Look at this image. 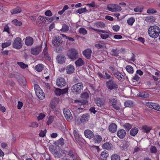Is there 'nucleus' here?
<instances>
[{"label": "nucleus", "instance_id": "obj_1", "mask_svg": "<svg viewBox=\"0 0 160 160\" xmlns=\"http://www.w3.org/2000/svg\"><path fill=\"white\" fill-rule=\"evenodd\" d=\"M148 32L149 36L151 38H155L159 35L160 29L157 26H150L148 30Z\"/></svg>", "mask_w": 160, "mask_h": 160}, {"label": "nucleus", "instance_id": "obj_2", "mask_svg": "<svg viewBox=\"0 0 160 160\" xmlns=\"http://www.w3.org/2000/svg\"><path fill=\"white\" fill-rule=\"evenodd\" d=\"M67 55L69 58L73 60H76L78 57V51L74 48L69 49L67 51Z\"/></svg>", "mask_w": 160, "mask_h": 160}, {"label": "nucleus", "instance_id": "obj_3", "mask_svg": "<svg viewBox=\"0 0 160 160\" xmlns=\"http://www.w3.org/2000/svg\"><path fill=\"white\" fill-rule=\"evenodd\" d=\"M50 22V18L40 16L36 20V24L39 27L42 26L44 24H48Z\"/></svg>", "mask_w": 160, "mask_h": 160}, {"label": "nucleus", "instance_id": "obj_4", "mask_svg": "<svg viewBox=\"0 0 160 160\" xmlns=\"http://www.w3.org/2000/svg\"><path fill=\"white\" fill-rule=\"evenodd\" d=\"M34 88L37 97L40 99L42 100L45 98L44 93L40 87L37 84L34 85Z\"/></svg>", "mask_w": 160, "mask_h": 160}, {"label": "nucleus", "instance_id": "obj_5", "mask_svg": "<svg viewBox=\"0 0 160 160\" xmlns=\"http://www.w3.org/2000/svg\"><path fill=\"white\" fill-rule=\"evenodd\" d=\"M106 86L107 88L110 90L117 89L118 88V86L116 82L112 79L106 82Z\"/></svg>", "mask_w": 160, "mask_h": 160}, {"label": "nucleus", "instance_id": "obj_6", "mask_svg": "<svg viewBox=\"0 0 160 160\" xmlns=\"http://www.w3.org/2000/svg\"><path fill=\"white\" fill-rule=\"evenodd\" d=\"M83 86L82 83H78L73 85L72 88V90L74 92L80 93L83 90Z\"/></svg>", "mask_w": 160, "mask_h": 160}, {"label": "nucleus", "instance_id": "obj_7", "mask_svg": "<svg viewBox=\"0 0 160 160\" xmlns=\"http://www.w3.org/2000/svg\"><path fill=\"white\" fill-rule=\"evenodd\" d=\"M22 46V43L21 38L17 37L15 39L13 44V47L16 49H19Z\"/></svg>", "mask_w": 160, "mask_h": 160}, {"label": "nucleus", "instance_id": "obj_8", "mask_svg": "<svg viewBox=\"0 0 160 160\" xmlns=\"http://www.w3.org/2000/svg\"><path fill=\"white\" fill-rule=\"evenodd\" d=\"M64 114L67 121L71 122L73 121V117L70 110L67 108L63 109Z\"/></svg>", "mask_w": 160, "mask_h": 160}, {"label": "nucleus", "instance_id": "obj_9", "mask_svg": "<svg viewBox=\"0 0 160 160\" xmlns=\"http://www.w3.org/2000/svg\"><path fill=\"white\" fill-rule=\"evenodd\" d=\"M42 42L41 44L39 46H35L31 48V53L35 55H38L41 51L42 48Z\"/></svg>", "mask_w": 160, "mask_h": 160}, {"label": "nucleus", "instance_id": "obj_10", "mask_svg": "<svg viewBox=\"0 0 160 160\" xmlns=\"http://www.w3.org/2000/svg\"><path fill=\"white\" fill-rule=\"evenodd\" d=\"M62 42V39L59 37L54 38L52 41V44L55 47H58L61 45Z\"/></svg>", "mask_w": 160, "mask_h": 160}, {"label": "nucleus", "instance_id": "obj_11", "mask_svg": "<svg viewBox=\"0 0 160 160\" xmlns=\"http://www.w3.org/2000/svg\"><path fill=\"white\" fill-rule=\"evenodd\" d=\"M112 73L114 76L120 81H123L124 80V76L119 71L114 70Z\"/></svg>", "mask_w": 160, "mask_h": 160}, {"label": "nucleus", "instance_id": "obj_12", "mask_svg": "<svg viewBox=\"0 0 160 160\" xmlns=\"http://www.w3.org/2000/svg\"><path fill=\"white\" fill-rule=\"evenodd\" d=\"M68 88H66L63 89L56 88L55 89L54 92L56 95L59 96L61 94H63L68 92Z\"/></svg>", "mask_w": 160, "mask_h": 160}, {"label": "nucleus", "instance_id": "obj_13", "mask_svg": "<svg viewBox=\"0 0 160 160\" xmlns=\"http://www.w3.org/2000/svg\"><path fill=\"white\" fill-rule=\"evenodd\" d=\"M129 147L128 142L125 140L122 141V143L119 146V148L122 151H127Z\"/></svg>", "mask_w": 160, "mask_h": 160}, {"label": "nucleus", "instance_id": "obj_14", "mask_svg": "<svg viewBox=\"0 0 160 160\" xmlns=\"http://www.w3.org/2000/svg\"><path fill=\"white\" fill-rule=\"evenodd\" d=\"M146 106L149 108H152L156 110H159L160 106L157 103L148 102L146 103Z\"/></svg>", "mask_w": 160, "mask_h": 160}, {"label": "nucleus", "instance_id": "obj_15", "mask_svg": "<svg viewBox=\"0 0 160 160\" xmlns=\"http://www.w3.org/2000/svg\"><path fill=\"white\" fill-rule=\"evenodd\" d=\"M66 82L64 79L62 78H58L57 80L56 85L60 88L65 86Z\"/></svg>", "mask_w": 160, "mask_h": 160}, {"label": "nucleus", "instance_id": "obj_16", "mask_svg": "<svg viewBox=\"0 0 160 160\" xmlns=\"http://www.w3.org/2000/svg\"><path fill=\"white\" fill-rule=\"evenodd\" d=\"M16 78L18 79V82L22 86H24L26 84V80L25 78L23 77H21L20 75H16Z\"/></svg>", "mask_w": 160, "mask_h": 160}, {"label": "nucleus", "instance_id": "obj_17", "mask_svg": "<svg viewBox=\"0 0 160 160\" xmlns=\"http://www.w3.org/2000/svg\"><path fill=\"white\" fill-rule=\"evenodd\" d=\"M92 51L90 48L87 49L82 52L83 55L88 59L90 58L91 57Z\"/></svg>", "mask_w": 160, "mask_h": 160}, {"label": "nucleus", "instance_id": "obj_18", "mask_svg": "<svg viewBox=\"0 0 160 160\" xmlns=\"http://www.w3.org/2000/svg\"><path fill=\"white\" fill-rule=\"evenodd\" d=\"M90 118L89 115L88 113L83 114L80 118V122L81 123H84L88 122Z\"/></svg>", "mask_w": 160, "mask_h": 160}, {"label": "nucleus", "instance_id": "obj_19", "mask_svg": "<svg viewBox=\"0 0 160 160\" xmlns=\"http://www.w3.org/2000/svg\"><path fill=\"white\" fill-rule=\"evenodd\" d=\"M84 134L85 137L88 138H92L94 137L93 133L89 129L85 130L84 132Z\"/></svg>", "mask_w": 160, "mask_h": 160}, {"label": "nucleus", "instance_id": "obj_20", "mask_svg": "<svg viewBox=\"0 0 160 160\" xmlns=\"http://www.w3.org/2000/svg\"><path fill=\"white\" fill-rule=\"evenodd\" d=\"M25 44L28 46H30L33 43V39L31 37H27L25 39Z\"/></svg>", "mask_w": 160, "mask_h": 160}, {"label": "nucleus", "instance_id": "obj_21", "mask_svg": "<svg viewBox=\"0 0 160 160\" xmlns=\"http://www.w3.org/2000/svg\"><path fill=\"white\" fill-rule=\"evenodd\" d=\"M126 134L125 131L123 129H120L117 132L118 136L120 139L123 138Z\"/></svg>", "mask_w": 160, "mask_h": 160}, {"label": "nucleus", "instance_id": "obj_22", "mask_svg": "<svg viewBox=\"0 0 160 160\" xmlns=\"http://www.w3.org/2000/svg\"><path fill=\"white\" fill-rule=\"evenodd\" d=\"M109 154L108 151L104 150L101 153L100 156V158L102 160H106Z\"/></svg>", "mask_w": 160, "mask_h": 160}, {"label": "nucleus", "instance_id": "obj_23", "mask_svg": "<svg viewBox=\"0 0 160 160\" xmlns=\"http://www.w3.org/2000/svg\"><path fill=\"white\" fill-rule=\"evenodd\" d=\"M56 59L58 62L60 64H63L65 62L66 58L64 56L58 55Z\"/></svg>", "mask_w": 160, "mask_h": 160}, {"label": "nucleus", "instance_id": "obj_24", "mask_svg": "<svg viewBox=\"0 0 160 160\" xmlns=\"http://www.w3.org/2000/svg\"><path fill=\"white\" fill-rule=\"evenodd\" d=\"M117 127L114 123L111 124L109 126V130L112 133H114L116 132L117 130Z\"/></svg>", "mask_w": 160, "mask_h": 160}, {"label": "nucleus", "instance_id": "obj_25", "mask_svg": "<svg viewBox=\"0 0 160 160\" xmlns=\"http://www.w3.org/2000/svg\"><path fill=\"white\" fill-rule=\"evenodd\" d=\"M74 70V66L71 64L69 65L67 67V72L68 74H71L73 72Z\"/></svg>", "mask_w": 160, "mask_h": 160}, {"label": "nucleus", "instance_id": "obj_26", "mask_svg": "<svg viewBox=\"0 0 160 160\" xmlns=\"http://www.w3.org/2000/svg\"><path fill=\"white\" fill-rule=\"evenodd\" d=\"M142 131L144 133H148L152 129V127L146 125L143 126L142 127Z\"/></svg>", "mask_w": 160, "mask_h": 160}, {"label": "nucleus", "instance_id": "obj_27", "mask_svg": "<svg viewBox=\"0 0 160 160\" xmlns=\"http://www.w3.org/2000/svg\"><path fill=\"white\" fill-rule=\"evenodd\" d=\"M95 103L99 107H101L104 103V101L102 99L100 98H98L95 100Z\"/></svg>", "mask_w": 160, "mask_h": 160}, {"label": "nucleus", "instance_id": "obj_28", "mask_svg": "<svg viewBox=\"0 0 160 160\" xmlns=\"http://www.w3.org/2000/svg\"><path fill=\"white\" fill-rule=\"evenodd\" d=\"M22 12V9L20 7H17L16 8L11 10L12 14H17L20 13Z\"/></svg>", "mask_w": 160, "mask_h": 160}, {"label": "nucleus", "instance_id": "obj_29", "mask_svg": "<svg viewBox=\"0 0 160 160\" xmlns=\"http://www.w3.org/2000/svg\"><path fill=\"white\" fill-rule=\"evenodd\" d=\"M137 95L140 97L144 98H148L149 96L148 93L145 92H140Z\"/></svg>", "mask_w": 160, "mask_h": 160}, {"label": "nucleus", "instance_id": "obj_30", "mask_svg": "<svg viewBox=\"0 0 160 160\" xmlns=\"http://www.w3.org/2000/svg\"><path fill=\"white\" fill-rule=\"evenodd\" d=\"M112 147V144L110 142H106L104 143L102 145V148L104 149L109 150Z\"/></svg>", "mask_w": 160, "mask_h": 160}, {"label": "nucleus", "instance_id": "obj_31", "mask_svg": "<svg viewBox=\"0 0 160 160\" xmlns=\"http://www.w3.org/2000/svg\"><path fill=\"white\" fill-rule=\"evenodd\" d=\"M75 63L77 66L80 67L84 65V62L81 58H79L76 61Z\"/></svg>", "mask_w": 160, "mask_h": 160}, {"label": "nucleus", "instance_id": "obj_32", "mask_svg": "<svg viewBox=\"0 0 160 160\" xmlns=\"http://www.w3.org/2000/svg\"><path fill=\"white\" fill-rule=\"evenodd\" d=\"M93 140L95 143H99L102 140L101 137L98 135H95L93 137Z\"/></svg>", "mask_w": 160, "mask_h": 160}, {"label": "nucleus", "instance_id": "obj_33", "mask_svg": "<svg viewBox=\"0 0 160 160\" xmlns=\"http://www.w3.org/2000/svg\"><path fill=\"white\" fill-rule=\"evenodd\" d=\"M73 134L75 139L77 142H78L79 141H81V140L82 139V138H80L79 135L77 131L76 130H74Z\"/></svg>", "mask_w": 160, "mask_h": 160}, {"label": "nucleus", "instance_id": "obj_34", "mask_svg": "<svg viewBox=\"0 0 160 160\" xmlns=\"http://www.w3.org/2000/svg\"><path fill=\"white\" fill-rule=\"evenodd\" d=\"M138 132V129L137 128H134L130 130V135L133 136H135Z\"/></svg>", "mask_w": 160, "mask_h": 160}, {"label": "nucleus", "instance_id": "obj_35", "mask_svg": "<svg viewBox=\"0 0 160 160\" xmlns=\"http://www.w3.org/2000/svg\"><path fill=\"white\" fill-rule=\"evenodd\" d=\"M95 25L96 27L101 28H104L105 26V24L101 22H97L95 23Z\"/></svg>", "mask_w": 160, "mask_h": 160}, {"label": "nucleus", "instance_id": "obj_36", "mask_svg": "<svg viewBox=\"0 0 160 160\" xmlns=\"http://www.w3.org/2000/svg\"><path fill=\"white\" fill-rule=\"evenodd\" d=\"M144 20L148 22H152L155 21V18L152 16H149L145 17Z\"/></svg>", "mask_w": 160, "mask_h": 160}, {"label": "nucleus", "instance_id": "obj_37", "mask_svg": "<svg viewBox=\"0 0 160 160\" xmlns=\"http://www.w3.org/2000/svg\"><path fill=\"white\" fill-rule=\"evenodd\" d=\"M115 6V4H108L107 6L108 10L109 11L114 12H115L114 8Z\"/></svg>", "mask_w": 160, "mask_h": 160}, {"label": "nucleus", "instance_id": "obj_38", "mask_svg": "<svg viewBox=\"0 0 160 160\" xmlns=\"http://www.w3.org/2000/svg\"><path fill=\"white\" fill-rule=\"evenodd\" d=\"M55 144L57 146H62L64 144V139L63 138H61L57 142H56Z\"/></svg>", "mask_w": 160, "mask_h": 160}, {"label": "nucleus", "instance_id": "obj_39", "mask_svg": "<svg viewBox=\"0 0 160 160\" xmlns=\"http://www.w3.org/2000/svg\"><path fill=\"white\" fill-rule=\"evenodd\" d=\"M100 36L102 39H105L109 37V33L107 32L104 31V32L100 35Z\"/></svg>", "mask_w": 160, "mask_h": 160}, {"label": "nucleus", "instance_id": "obj_40", "mask_svg": "<svg viewBox=\"0 0 160 160\" xmlns=\"http://www.w3.org/2000/svg\"><path fill=\"white\" fill-rule=\"evenodd\" d=\"M12 42L11 40H9L8 42L2 43V50H3L4 48L8 47L11 45Z\"/></svg>", "mask_w": 160, "mask_h": 160}, {"label": "nucleus", "instance_id": "obj_41", "mask_svg": "<svg viewBox=\"0 0 160 160\" xmlns=\"http://www.w3.org/2000/svg\"><path fill=\"white\" fill-rule=\"evenodd\" d=\"M36 70L38 72L41 71L43 69V65L42 64H39L35 66Z\"/></svg>", "mask_w": 160, "mask_h": 160}, {"label": "nucleus", "instance_id": "obj_42", "mask_svg": "<svg viewBox=\"0 0 160 160\" xmlns=\"http://www.w3.org/2000/svg\"><path fill=\"white\" fill-rule=\"evenodd\" d=\"M124 105L126 107H132L133 105V103L131 101L128 100L124 102Z\"/></svg>", "mask_w": 160, "mask_h": 160}, {"label": "nucleus", "instance_id": "obj_43", "mask_svg": "<svg viewBox=\"0 0 160 160\" xmlns=\"http://www.w3.org/2000/svg\"><path fill=\"white\" fill-rule=\"evenodd\" d=\"M109 102L110 105L112 106L117 103L116 99L114 98H111L109 99Z\"/></svg>", "mask_w": 160, "mask_h": 160}, {"label": "nucleus", "instance_id": "obj_44", "mask_svg": "<svg viewBox=\"0 0 160 160\" xmlns=\"http://www.w3.org/2000/svg\"><path fill=\"white\" fill-rule=\"evenodd\" d=\"M111 52L113 56L117 57L118 56L119 51L117 49H112L111 51Z\"/></svg>", "mask_w": 160, "mask_h": 160}, {"label": "nucleus", "instance_id": "obj_45", "mask_svg": "<svg viewBox=\"0 0 160 160\" xmlns=\"http://www.w3.org/2000/svg\"><path fill=\"white\" fill-rule=\"evenodd\" d=\"M12 22L13 24L17 26H20L22 24L21 22L18 21V20L16 19L13 20Z\"/></svg>", "mask_w": 160, "mask_h": 160}, {"label": "nucleus", "instance_id": "obj_46", "mask_svg": "<svg viewBox=\"0 0 160 160\" xmlns=\"http://www.w3.org/2000/svg\"><path fill=\"white\" fill-rule=\"evenodd\" d=\"M69 29V27L66 24H63L62 25V28L60 29V31L63 32L68 31Z\"/></svg>", "mask_w": 160, "mask_h": 160}, {"label": "nucleus", "instance_id": "obj_47", "mask_svg": "<svg viewBox=\"0 0 160 160\" xmlns=\"http://www.w3.org/2000/svg\"><path fill=\"white\" fill-rule=\"evenodd\" d=\"M111 160H120V156L117 154L112 155L111 157Z\"/></svg>", "mask_w": 160, "mask_h": 160}, {"label": "nucleus", "instance_id": "obj_48", "mask_svg": "<svg viewBox=\"0 0 160 160\" xmlns=\"http://www.w3.org/2000/svg\"><path fill=\"white\" fill-rule=\"evenodd\" d=\"M123 126L125 129L128 131L132 127V125L128 123L124 124Z\"/></svg>", "mask_w": 160, "mask_h": 160}, {"label": "nucleus", "instance_id": "obj_49", "mask_svg": "<svg viewBox=\"0 0 160 160\" xmlns=\"http://www.w3.org/2000/svg\"><path fill=\"white\" fill-rule=\"evenodd\" d=\"M135 21V19L133 17L129 18L127 20L128 24L130 25H132Z\"/></svg>", "mask_w": 160, "mask_h": 160}, {"label": "nucleus", "instance_id": "obj_50", "mask_svg": "<svg viewBox=\"0 0 160 160\" xmlns=\"http://www.w3.org/2000/svg\"><path fill=\"white\" fill-rule=\"evenodd\" d=\"M17 64L22 69H25L28 67V65L25 64L23 62H18Z\"/></svg>", "mask_w": 160, "mask_h": 160}, {"label": "nucleus", "instance_id": "obj_51", "mask_svg": "<svg viewBox=\"0 0 160 160\" xmlns=\"http://www.w3.org/2000/svg\"><path fill=\"white\" fill-rule=\"evenodd\" d=\"M126 69L127 71L129 73H132L133 72V68L130 66L128 65L126 67Z\"/></svg>", "mask_w": 160, "mask_h": 160}, {"label": "nucleus", "instance_id": "obj_52", "mask_svg": "<svg viewBox=\"0 0 160 160\" xmlns=\"http://www.w3.org/2000/svg\"><path fill=\"white\" fill-rule=\"evenodd\" d=\"M86 101L85 100H75L74 101V102L77 103L78 105H83L86 103Z\"/></svg>", "mask_w": 160, "mask_h": 160}, {"label": "nucleus", "instance_id": "obj_53", "mask_svg": "<svg viewBox=\"0 0 160 160\" xmlns=\"http://www.w3.org/2000/svg\"><path fill=\"white\" fill-rule=\"evenodd\" d=\"M79 32L80 34L85 35L87 34V31L84 28H79Z\"/></svg>", "mask_w": 160, "mask_h": 160}, {"label": "nucleus", "instance_id": "obj_54", "mask_svg": "<svg viewBox=\"0 0 160 160\" xmlns=\"http://www.w3.org/2000/svg\"><path fill=\"white\" fill-rule=\"evenodd\" d=\"M87 10L85 8H81L78 9L76 12H77L79 13V14H81L83 12H87Z\"/></svg>", "mask_w": 160, "mask_h": 160}, {"label": "nucleus", "instance_id": "obj_55", "mask_svg": "<svg viewBox=\"0 0 160 160\" xmlns=\"http://www.w3.org/2000/svg\"><path fill=\"white\" fill-rule=\"evenodd\" d=\"M48 50L47 49V45L46 44H45V47L44 48V49L43 50L42 52V54L44 56H48L49 54H48Z\"/></svg>", "mask_w": 160, "mask_h": 160}, {"label": "nucleus", "instance_id": "obj_56", "mask_svg": "<svg viewBox=\"0 0 160 160\" xmlns=\"http://www.w3.org/2000/svg\"><path fill=\"white\" fill-rule=\"evenodd\" d=\"M150 151L151 153H156L157 152V150L155 146H151L150 148Z\"/></svg>", "mask_w": 160, "mask_h": 160}, {"label": "nucleus", "instance_id": "obj_57", "mask_svg": "<svg viewBox=\"0 0 160 160\" xmlns=\"http://www.w3.org/2000/svg\"><path fill=\"white\" fill-rule=\"evenodd\" d=\"M113 108L116 110H120L121 106L120 104H115L114 105L112 106Z\"/></svg>", "mask_w": 160, "mask_h": 160}, {"label": "nucleus", "instance_id": "obj_58", "mask_svg": "<svg viewBox=\"0 0 160 160\" xmlns=\"http://www.w3.org/2000/svg\"><path fill=\"white\" fill-rule=\"evenodd\" d=\"M68 155L70 157L72 158L74 157H78L77 155L76 154H75L72 151H69L68 152Z\"/></svg>", "mask_w": 160, "mask_h": 160}, {"label": "nucleus", "instance_id": "obj_59", "mask_svg": "<svg viewBox=\"0 0 160 160\" xmlns=\"http://www.w3.org/2000/svg\"><path fill=\"white\" fill-rule=\"evenodd\" d=\"M143 9L142 8L138 7L134 8L133 10L135 12H141L142 11Z\"/></svg>", "mask_w": 160, "mask_h": 160}, {"label": "nucleus", "instance_id": "obj_60", "mask_svg": "<svg viewBox=\"0 0 160 160\" xmlns=\"http://www.w3.org/2000/svg\"><path fill=\"white\" fill-rule=\"evenodd\" d=\"M45 116V115L44 114L41 113H40L39 116L37 117V118L38 120H42L44 118Z\"/></svg>", "mask_w": 160, "mask_h": 160}, {"label": "nucleus", "instance_id": "obj_61", "mask_svg": "<svg viewBox=\"0 0 160 160\" xmlns=\"http://www.w3.org/2000/svg\"><path fill=\"white\" fill-rule=\"evenodd\" d=\"M43 85L44 88L47 90L50 88V85L49 83L43 82Z\"/></svg>", "mask_w": 160, "mask_h": 160}, {"label": "nucleus", "instance_id": "obj_62", "mask_svg": "<svg viewBox=\"0 0 160 160\" xmlns=\"http://www.w3.org/2000/svg\"><path fill=\"white\" fill-rule=\"evenodd\" d=\"M52 153L54 154V156L55 157L58 158H60L63 155H62V154H59L58 153V152H53L52 151Z\"/></svg>", "mask_w": 160, "mask_h": 160}, {"label": "nucleus", "instance_id": "obj_63", "mask_svg": "<svg viewBox=\"0 0 160 160\" xmlns=\"http://www.w3.org/2000/svg\"><path fill=\"white\" fill-rule=\"evenodd\" d=\"M121 10L122 8L121 7L118 5L115 4V6L114 8L115 12L120 11H121Z\"/></svg>", "mask_w": 160, "mask_h": 160}, {"label": "nucleus", "instance_id": "obj_64", "mask_svg": "<svg viewBox=\"0 0 160 160\" xmlns=\"http://www.w3.org/2000/svg\"><path fill=\"white\" fill-rule=\"evenodd\" d=\"M104 72L105 74L104 75V79H109L111 78V76L107 73L106 71H104Z\"/></svg>", "mask_w": 160, "mask_h": 160}]
</instances>
